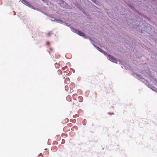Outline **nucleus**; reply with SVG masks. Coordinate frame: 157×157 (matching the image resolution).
Here are the masks:
<instances>
[{
    "instance_id": "obj_1",
    "label": "nucleus",
    "mask_w": 157,
    "mask_h": 157,
    "mask_svg": "<svg viewBox=\"0 0 157 157\" xmlns=\"http://www.w3.org/2000/svg\"><path fill=\"white\" fill-rule=\"evenodd\" d=\"M108 56L109 58V60L114 63L117 62L116 60L113 56H110L109 55H108Z\"/></svg>"
},
{
    "instance_id": "obj_2",
    "label": "nucleus",
    "mask_w": 157,
    "mask_h": 157,
    "mask_svg": "<svg viewBox=\"0 0 157 157\" xmlns=\"http://www.w3.org/2000/svg\"><path fill=\"white\" fill-rule=\"evenodd\" d=\"M75 33L81 36H85V34L84 33H82L81 31H78V30H75Z\"/></svg>"
},
{
    "instance_id": "obj_3",
    "label": "nucleus",
    "mask_w": 157,
    "mask_h": 157,
    "mask_svg": "<svg viewBox=\"0 0 157 157\" xmlns=\"http://www.w3.org/2000/svg\"><path fill=\"white\" fill-rule=\"evenodd\" d=\"M21 1L25 5L29 7L31 6V5L26 0H21Z\"/></svg>"
},
{
    "instance_id": "obj_4",
    "label": "nucleus",
    "mask_w": 157,
    "mask_h": 157,
    "mask_svg": "<svg viewBox=\"0 0 157 157\" xmlns=\"http://www.w3.org/2000/svg\"><path fill=\"white\" fill-rule=\"evenodd\" d=\"M70 89H73L74 88L75 86V85L74 83H71L70 85Z\"/></svg>"
},
{
    "instance_id": "obj_5",
    "label": "nucleus",
    "mask_w": 157,
    "mask_h": 157,
    "mask_svg": "<svg viewBox=\"0 0 157 157\" xmlns=\"http://www.w3.org/2000/svg\"><path fill=\"white\" fill-rule=\"evenodd\" d=\"M67 66H65L64 67H62V69L63 70H65L66 69H67Z\"/></svg>"
},
{
    "instance_id": "obj_6",
    "label": "nucleus",
    "mask_w": 157,
    "mask_h": 157,
    "mask_svg": "<svg viewBox=\"0 0 157 157\" xmlns=\"http://www.w3.org/2000/svg\"><path fill=\"white\" fill-rule=\"evenodd\" d=\"M97 48L99 51H100L101 52H102V50L100 48H99V47H97Z\"/></svg>"
},
{
    "instance_id": "obj_7",
    "label": "nucleus",
    "mask_w": 157,
    "mask_h": 157,
    "mask_svg": "<svg viewBox=\"0 0 157 157\" xmlns=\"http://www.w3.org/2000/svg\"><path fill=\"white\" fill-rule=\"evenodd\" d=\"M72 89H73L71 88L70 90V91L71 93L73 92V90Z\"/></svg>"
},
{
    "instance_id": "obj_8",
    "label": "nucleus",
    "mask_w": 157,
    "mask_h": 157,
    "mask_svg": "<svg viewBox=\"0 0 157 157\" xmlns=\"http://www.w3.org/2000/svg\"><path fill=\"white\" fill-rule=\"evenodd\" d=\"M46 44H47L48 45H49L50 43H49V42L48 41V42H47L46 43Z\"/></svg>"
},
{
    "instance_id": "obj_9",
    "label": "nucleus",
    "mask_w": 157,
    "mask_h": 157,
    "mask_svg": "<svg viewBox=\"0 0 157 157\" xmlns=\"http://www.w3.org/2000/svg\"><path fill=\"white\" fill-rule=\"evenodd\" d=\"M67 80H69V79L68 78H67Z\"/></svg>"
}]
</instances>
